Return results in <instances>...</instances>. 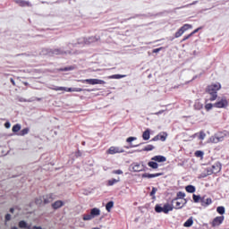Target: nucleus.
Listing matches in <instances>:
<instances>
[{
	"mask_svg": "<svg viewBox=\"0 0 229 229\" xmlns=\"http://www.w3.org/2000/svg\"><path fill=\"white\" fill-rule=\"evenodd\" d=\"M34 229H42V227L34 226Z\"/></svg>",
	"mask_w": 229,
	"mask_h": 229,
	"instance_id": "obj_56",
	"label": "nucleus"
},
{
	"mask_svg": "<svg viewBox=\"0 0 229 229\" xmlns=\"http://www.w3.org/2000/svg\"><path fill=\"white\" fill-rule=\"evenodd\" d=\"M192 225H194V220L192 219V217H190L184 224L183 226L185 228H191V226H192Z\"/></svg>",
	"mask_w": 229,
	"mask_h": 229,
	"instance_id": "obj_20",
	"label": "nucleus"
},
{
	"mask_svg": "<svg viewBox=\"0 0 229 229\" xmlns=\"http://www.w3.org/2000/svg\"><path fill=\"white\" fill-rule=\"evenodd\" d=\"M83 146H85V142H82Z\"/></svg>",
	"mask_w": 229,
	"mask_h": 229,
	"instance_id": "obj_61",
	"label": "nucleus"
},
{
	"mask_svg": "<svg viewBox=\"0 0 229 229\" xmlns=\"http://www.w3.org/2000/svg\"><path fill=\"white\" fill-rule=\"evenodd\" d=\"M67 53L71 54V51H64L62 49H55L53 51L54 55H64V54L67 55Z\"/></svg>",
	"mask_w": 229,
	"mask_h": 229,
	"instance_id": "obj_24",
	"label": "nucleus"
},
{
	"mask_svg": "<svg viewBox=\"0 0 229 229\" xmlns=\"http://www.w3.org/2000/svg\"><path fill=\"white\" fill-rule=\"evenodd\" d=\"M12 229H19V228H17V226H13V227H12Z\"/></svg>",
	"mask_w": 229,
	"mask_h": 229,
	"instance_id": "obj_58",
	"label": "nucleus"
},
{
	"mask_svg": "<svg viewBox=\"0 0 229 229\" xmlns=\"http://www.w3.org/2000/svg\"><path fill=\"white\" fill-rule=\"evenodd\" d=\"M4 126H5V128L10 129L11 126H12V123H10V122H6V123H4Z\"/></svg>",
	"mask_w": 229,
	"mask_h": 229,
	"instance_id": "obj_50",
	"label": "nucleus"
},
{
	"mask_svg": "<svg viewBox=\"0 0 229 229\" xmlns=\"http://www.w3.org/2000/svg\"><path fill=\"white\" fill-rule=\"evenodd\" d=\"M99 40V37H96V36H93V37H89L88 38H85L84 39V44H94V42H98Z\"/></svg>",
	"mask_w": 229,
	"mask_h": 229,
	"instance_id": "obj_13",
	"label": "nucleus"
},
{
	"mask_svg": "<svg viewBox=\"0 0 229 229\" xmlns=\"http://www.w3.org/2000/svg\"><path fill=\"white\" fill-rule=\"evenodd\" d=\"M109 80H121V78H126V75L114 74L108 77Z\"/></svg>",
	"mask_w": 229,
	"mask_h": 229,
	"instance_id": "obj_25",
	"label": "nucleus"
},
{
	"mask_svg": "<svg viewBox=\"0 0 229 229\" xmlns=\"http://www.w3.org/2000/svg\"><path fill=\"white\" fill-rule=\"evenodd\" d=\"M48 89L55 91L64 90V92H83V89L81 88H65V87L53 86V87H48Z\"/></svg>",
	"mask_w": 229,
	"mask_h": 229,
	"instance_id": "obj_2",
	"label": "nucleus"
},
{
	"mask_svg": "<svg viewBox=\"0 0 229 229\" xmlns=\"http://www.w3.org/2000/svg\"><path fill=\"white\" fill-rule=\"evenodd\" d=\"M163 47H159V48H155L152 52L153 53H160V51H162Z\"/></svg>",
	"mask_w": 229,
	"mask_h": 229,
	"instance_id": "obj_49",
	"label": "nucleus"
},
{
	"mask_svg": "<svg viewBox=\"0 0 229 229\" xmlns=\"http://www.w3.org/2000/svg\"><path fill=\"white\" fill-rule=\"evenodd\" d=\"M24 83V85H28V82H23Z\"/></svg>",
	"mask_w": 229,
	"mask_h": 229,
	"instance_id": "obj_59",
	"label": "nucleus"
},
{
	"mask_svg": "<svg viewBox=\"0 0 229 229\" xmlns=\"http://www.w3.org/2000/svg\"><path fill=\"white\" fill-rule=\"evenodd\" d=\"M19 101H20L21 103H25L26 99L23 98H19Z\"/></svg>",
	"mask_w": 229,
	"mask_h": 229,
	"instance_id": "obj_54",
	"label": "nucleus"
},
{
	"mask_svg": "<svg viewBox=\"0 0 229 229\" xmlns=\"http://www.w3.org/2000/svg\"><path fill=\"white\" fill-rule=\"evenodd\" d=\"M185 198V193L184 192H182V191H179L177 193V199H183Z\"/></svg>",
	"mask_w": 229,
	"mask_h": 229,
	"instance_id": "obj_38",
	"label": "nucleus"
},
{
	"mask_svg": "<svg viewBox=\"0 0 229 229\" xmlns=\"http://www.w3.org/2000/svg\"><path fill=\"white\" fill-rule=\"evenodd\" d=\"M173 210V206L171 204H165L164 207L160 205H156L155 211L157 212V214L164 213V214H169Z\"/></svg>",
	"mask_w": 229,
	"mask_h": 229,
	"instance_id": "obj_3",
	"label": "nucleus"
},
{
	"mask_svg": "<svg viewBox=\"0 0 229 229\" xmlns=\"http://www.w3.org/2000/svg\"><path fill=\"white\" fill-rule=\"evenodd\" d=\"M220 172H221V163H219V162L215 163L212 165L211 173L213 174H217V173H220Z\"/></svg>",
	"mask_w": 229,
	"mask_h": 229,
	"instance_id": "obj_11",
	"label": "nucleus"
},
{
	"mask_svg": "<svg viewBox=\"0 0 229 229\" xmlns=\"http://www.w3.org/2000/svg\"><path fill=\"white\" fill-rule=\"evenodd\" d=\"M53 208H55V210L57 208H61V207H64V201L62 200H57L55 203L52 204Z\"/></svg>",
	"mask_w": 229,
	"mask_h": 229,
	"instance_id": "obj_19",
	"label": "nucleus"
},
{
	"mask_svg": "<svg viewBox=\"0 0 229 229\" xmlns=\"http://www.w3.org/2000/svg\"><path fill=\"white\" fill-rule=\"evenodd\" d=\"M28 133H30V129L25 128V129H22V130L19 132V135H21V137H24V135H28Z\"/></svg>",
	"mask_w": 229,
	"mask_h": 229,
	"instance_id": "obj_31",
	"label": "nucleus"
},
{
	"mask_svg": "<svg viewBox=\"0 0 229 229\" xmlns=\"http://www.w3.org/2000/svg\"><path fill=\"white\" fill-rule=\"evenodd\" d=\"M157 188L153 187L150 192V196H154L155 194H157Z\"/></svg>",
	"mask_w": 229,
	"mask_h": 229,
	"instance_id": "obj_45",
	"label": "nucleus"
},
{
	"mask_svg": "<svg viewBox=\"0 0 229 229\" xmlns=\"http://www.w3.org/2000/svg\"><path fill=\"white\" fill-rule=\"evenodd\" d=\"M87 92H90V89H87Z\"/></svg>",
	"mask_w": 229,
	"mask_h": 229,
	"instance_id": "obj_60",
	"label": "nucleus"
},
{
	"mask_svg": "<svg viewBox=\"0 0 229 229\" xmlns=\"http://www.w3.org/2000/svg\"><path fill=\"white\" fill-rule=\"evenodd\" d=\"M148 167H151V169H158V163L155 161H150L148 163Z\"/></svg>",
	"mask_w": 229,
	"mask_h": 229,
	"instance_id": "obj_28",
	"label": "nucleus"
},
{
	"mask_svg": "<svg viewBox=\"0 0 229 229\" xmlns=\"http://www.w3.org/2000/svg\"><path fill=\"white\" fill-rule=\"evenodd\" d=\"M91 219L94 218L92 217V215L90 213L83 216V221H91Z\"/></svg>",
	"mask_w": 229,
	"mask_h": 229,
	"instance_id": "obj_37",
	"label": "nucleus"
},
{
	"mask_svg": "<svg viewBox=\"0 0 229 229\" xmlns=\"http://www.w3.org/2000/svg\"><path fill=\"white\" fill-rule=\"evenodd\" d=\"M193 107L195 108V110H201V108H203V103H201V101L199 100H196Z\"/></svg>",
	"mask_w": 229,
	"mask_h": 229,
	"instance_id": "obj_22",
	"label": "nucleus"
},
{
	"mask_svg": "<svg viewBox=\"0 0 229 229\" xmlns=\"http://www.w3.org/2000/svg\"><path fill=\"white\" fill-rule=\"evenodd\" d=\"M150 137H151L150 131L149 129H147L142 134V139L143 140H149Z\"/></svg>",
	"mask_w": 229,
	"mask_h": 229,
	"instance_id": "obj_18",
	"label": "nucleus"
},
{
	"mask_svg": "<svg viewBox=\"0 0 229 229\" xmlns=\"http://www.w3.org/2000/svg\"><path fill=\"white\" fill-rule=\"evenodd\" d=\"M159 140H162V142H165L167 139V132H161L158 134Z\"/></svg>",
	"mask_w": 229,
	"mask_h": 229,
	"instance_id": "obj_27",
	"label": "nucleus"
},
{
	"mask_svg": "<svg viewBox=\"0 0 229 229\" xmlns=\"http://www.w3.org/2000/svg\"><path fill=\"white\" fill-rule=\"evenodd\" d=\"M64 71H67V68H65Z\"/></svg>",
	"mask_w": 229,
	"mask_h": 229,
	"instance_id": "obj_62",
	"label": "nucleus"
},
{
	"mask_svg": "<svg viewBox=\"0 0 229 229\" xmlns=\"http://www.w3.org/2000/svg\"><path fill=\"white\" fill-rule=\"evenodd\" d=\"M221 140H223V138H218V137L210 138V141L214 142L215 144H217V142H221Z\"/></svg>",
	"mask_w": 229,
	"mask_h": 229,
	"instance_id": "obj_33",
	"label": "nucleus"
},
{
	"mask_svg": "<svg viewBox=\"0 0 229 229\" xmlns=\"http://www.w3.org/2000/svg\"><path fill=\"white\" fill-rule=\"evenodd\" d=\"M119 182H121V179L118 178V179H110L107 181V185L109 187H112V185H115V183H119Z\"/></svg>",
	"mask_w": 229,
	"mask_h": 229,
	"instance_id": "obj_23",
	"label": "nucleus"
},
{
	"mask_svg": "<svg viewBox=\"0 0 229 229\" xmlns=\"http://www.w3.org/2000/svg\"><path fill=\"white\" fill-rule=\"evenodd\" d=\"M155 149V147L153 145H147L142 151H153Z\"/></svg>",
	"mask_w": 229,
	"mask_h": 229,
	"instance_id": "obj_36",
	"label": "nucleus"
},
{
	"mask_svg": "<svg viewBox=\"0 0 229 229\" xmlns=\"http://www.w3.org/2000/svg\"><path fill=\"white\" fill-rule=\"evenodd\" d=\"M13 208H12L11 209H10V212H12V213H13Z\"/></svg>",
	"mask_w": 229,
	"mask_h": 229,
	"instance_id": "obj_57",
	"label": "nucleus"
},
{
	"mask_svg": "<svg viewBox=\"0 0 229 229\" xmlns=\"http://www.w3.org/2000/svg\"><path fill=\"white\" fill-rule=\"evenodd\" d=\"M79 81L81 83H88L89 85H105V83H106L105 81L99 79H86Z\"/></svg>",
	"mask_w": 229,
	"mask_h": 229,
	"instance_id": "obj_6",
	"label": "nucleus"
},
{
	"mask_svg": "<svg viewBox=\"0 0 229 229\" xmlns=\"http://www.w3.org/2000/svg\"><path fill=\"white\" fill-rule=\"evenodd\" d=\"M13 133H17V131H21V124L17 123L13 126Z\"/></svg>",
	"mask_w": 229,
	"mask_h": 229,
	"instance_id": "obj_34",
	"label": "nucleus"
},
{
	"mask_svg": "<svg viewBox=\"0 0 229 229\" xmlns=\"http://www.w3.org/2000/svg\"><path fill=\"white\" fill-rule=\"evenodd\" d=\"M213 201L211 198L207 197V195L202 196V199L200 200L201 207H204L207 208V207H209V205H212Z\"/></svg>",
	"mask_w": 229,
	"mask_h": 229,
	"instance_id": "obj_9",
	"label": "nucleus"
},
{
	"mask_svg": "<svg viewBox=\"0 0 229 229\" xmlns=\"http://www.w3.org/2000/svg\"><path fill=\"white\" fill-rule=\"evenodd\" d=\"M139 146H140V145L131 144L130 147H125V148H126V149H130V148H139Z\"/></svg>",
	"mask_w": 229,
	"mask_h": 229,
	"instance_id": "obj_51",
	"label": "nucleus"
},
{
	"mask_svg": "<svg viewBox=\"0 0 229 229\" xmlns=\"http://www.w3.org/2000/svg\"><path fill=\"white\" fill-rule=\"evenodd\" d=\"M133 140H137V138L136 137H129V138H127L126 142L131 143V142H133Z\"/></svg>",
	"mask_w": 229,
	"mask_h": 229,
	"instance_id": "obj_43",
	"label": "nucleus"
},
{
	"mask_svg": "<svg viewBox=\"0 0 229 229\" xmlns=\"http://www.w3.org/2000/svg\"><path fill=\"white\" fill-rule=\"evenodd\" d=\"M216 212L218 214H220L221 216H223V214H225V207H223V206L217 207L216 208Z\"/></svg>",
	"mask_w": 229,
	"mask_h": 229,
	"instance_id": "obj_32",
	"label": "nucleus"
},
{
	"mask_svg": "<svg viewBox=\"0 0 229 229\" xmlns=\"http://www.w3.org/2000/svg\"><path fill=\"white\" fill-rule=\"evenodd\" d=\"M174 208H183L184 205L187 204V199H174L172 200Z\"/></svg>",
	"mask_w": 229,
	"mask_h": 229,
	"instance_id": "obj_8",
	"label": "nucleus"
},
{
	"mask_svg": "<svg viewBox=\"0 0 229 229\" xmlns=\"http://www.w3.org/2000/svg\"><path fill=\"white\" fill-rule=\"evenodd\" d=\"M116 153H124V149L119 147H110L108 150H106L107 155H116Z\"/></svg>",
	"mask_w": 229,
	"mask_h": 229,
	"instance_id": "obj_10",
	"label": "nucleus"
},
{
	"mask_svg": "<svg viewBox=\"0 0 229 229\" xmlns=\"http://www.w3.org/2000/svg\"><path fill=\"white\" fill-rule=\"evenodd\" d=\"M14 2L16 3V4H19V6H31V4H30V2L28 1L14 0Z\"/></svg>",
	"mask_w": 229,
	"mask_h": 229,
	"instance_id": "obj_16",
	"label": "nucleus"
},
{
	"mask_svg": "<svg viewBox=\"0 0 229 229\" xmlns=\"http://www.w3.org/2000/svg\"><path fill=\"white\" fill-rule=\"evenodd\" d=\"M54 198H53V194H48L46 196H43L39 199H36V203L37 205H40V203H42L44 201L45 205H47V203H51V201H53Z\"/></svg>",
	"mask_w": 229,
	"mask_h": 229,
	"instance_id": "obj_7",
	"label": "nucleus"
},
{
	"mask_svg": "<svg viewBox=\"0 0 229 229\" xmlns=\"http://www.w3.org/2000/svg\"><path fill=\"white\" fill-rule=\"evenodd\" d=\"M152 140H154V141L160 140V138H159L158 134H157V136H155V137L152 139Z\"/></svg>",
	"mask_w": 229,
	"mask_h": 229,
	"instance_id": "obj_53",
	"label": "nucleus"
},
{
	"mask_svg": "<svg viewBox=\"0 0 229 229\" xmlns=\"http://www.w3.org/2000/svg\"><path fill=\"white\" fill-rule=\"evenodd\" d=\"M151 160L153 162H166L167 158L164 156H155L153 157H151Z\"/></svg>",
	"mask_w": 229,
	"mask_h": 229,
	"instance_id": "obj_14",
	"label": "nucleus"
},
{
	"mask_svg": "<svg viewBox=\"0 0 229 229\" xmlns=\"http://www.w3.org/2000/svg\"><path fill=\"white\" fill-rule=\"evenodd\" d=\"M11 83H13V85H15V81H13V79H11Z\"/></svg>",
	"mask_w": 229,
	"mask_h": 229,
	"instance_id": "obj_55",
	"label": "nucleus"
},
{
	"mask_svg": "<svg viewBox=\"0 0 229 229\" xmlns=\"http://www.w3.org/2000/svg\"><path fill=\"white\" fill-rule=\"evenodd\" d=\"M188 30H192V25L186 23L184 25H182L174 34V38H180V37H182V35H183V33H185V31H187Z\"/></svg>",
	"mask_w": 229,
	"mask_h": 229,
	"instance_id": "obj_5",
	"label": "nucleus"
},
{
	"mask_svg": "<svg viewBox=\"0 0 229 229\" xmlns=\"http://www.w3.org/2000/svg\"><path fill=\"white\" fill-rule=\"evenodd\" d=\"M191 37H192V35H191V34H189L188 36H185V37L182 38V42H185V40H189V38H191Z\"/></svg>",
	"mask_w": 229,
	"mask_h": 229,
	"instance_id": "obj_47",
	"label": "nucleus"
},
{
	"mask_svg": "<svg viewBox=\"0 0 229 229\" xmlns=\"http://www.w3.org/2000/svg\"><path fill=\"white\" fill-rule=\"evenodd\" d=\"M192 198H193L194 203H201V199H202L201 195L193 194Z\"/></svg>",
	"mask_w": 229,
	"mask_h": 229,
	"instance_id": "obj_29",
	"label": "nucleus"
},
{
	"mask_svg": "<svg viewBox=\"0 0 229 229\" xmlns=\"http://www.w3.org/2000/svg\"><path fill=\"white\" fill-rule=\"evenodd\" d=\"M157 176H162V174H143L142 178H157Z\"/></svg>",
	"mask_w": 229,
	"mask_h": 229,
	"instance_id": "obj_17",
	"label": "nucleus"
},
{
	"mask_svg": "<svg viewBox=\"0 0 229 229\" xmlns=\"http://www.w3.org/2000/svg\"><path fill=\"white\" fill-rule=\"evenodd\" d=\"M185 190H186V192H190L191 194H192L193 192H196V187L192 185L186 186Z\"/></svg>",
	"mask_w": 229,
	"mask_h": 229,
	"instance_id": "obj_26",
	"label": "nucleus"
},
{
	"mask_svg": "<svg viewBox=\"0 0 229 229\" xmlns=\"http://www.w3.org/2000/svg\"><path fill=\"white\" fill-rule=\"evenodd\" d=\"M142 169H143L142 165L139 164L132 165V171H134V173H140V171H142Z\"/></svg>",
	"mask_w": 229,
	"mask_h": 229,
	"instance_id": "obj_21",
	"label": "nucleus"
},
{
	"mask_svg": "<svg viewBox=\"0 0 229 229\" xmlns=\"http://www.w3.org/2000/svg\"><path fill=\"white\" fill-rule=\"evenodd\" d=\"M113 174H123V170H114L113 171Z\"/></svg>",
	"mask_w": 229,
	"mask_h": 229,
	"instance_id": "obj_44",
	"label": "nucleus"
},
{
	"mask_svg": "<svg viewBox=\"0 0 229 229\" xmlns=\"http://www.w3.org/2000/svg\"><path fill=\"white\" fill-rule=\"evenodd\" d=\"M199 30H201V27L196 29L195 30H193L191 33H190L192 37V35H196V33H198V31H199Z\"/></svg>",
	"mask_w": 229,
	"mask_h": 229,
	"instance_id": "obj_46",
	"label": "nucleus"
},
{
	"mask_svg": "<svg viewBox=\"0 0 229 229\" xmlns=\"http://www.w3.org/2000/svg\"><path fill=\"white\" fill-rule=\"evenodd\" d=\"M203 155H205V153L201 150H197L195 152V157H197V158H203Z\"/></svg>",
	"mask_w": 229,
	"mask_h": 229,
	"instance_id": "obj_35",
	"label": "nucleus"
},
{
	"mask_svg": "<svg viewBox=\"0 0 229 229\" xmlns=\"http://www.w3.org/2000/svg\"><path fill=\"white\" fill-rule=\"evenodd\" d=\"M224 221H225L224 216H216V218H214L212 225L214 226H219V225H222Z\"/></svg>",
	"mask_w": 229,
	"mask_h": 229,
	"instance_id": "obj_12",
	"label": "nucleus"
},
{
	"mask_svg": "<svg viewBox=\"0 0 229 229\" xmlns=\"http://www.w3.org/2000/svg\"><path fill=\"white\" fill-rule=\"evenodd\" d=\"M91 217L94 219V217H98V216L101 215V210L99 208H95L90 210Z\"/></svg>",
	"mask_w": 229,
	"mask_h": 229,
	"instance_id": "obj_15",
	"label": "nucleus"
},
{
	"mask_svg": "<svg viewBox=\"0 0 229 229\" xmlns=\"http://www.w3.org/2000/svg\"><path fill=\"white\" fill-rule=\"evenodd\" d=\"M205 137H207V134L204 131H200L199 136V140H205Z\"/></svg>",
	"mask_w": 229,
	"mask_h": 229,
	"instance_id": "obj_40",
	"label": "nucleus"
},
{
	"mask_svg": "<svg viewBox=\"0 0 229 229\" xmlns=\"http://www.w3.org/2000/svg\"><path fill=\"white\" fill-rule=\"evenodd\" d=\"M205 108H206V110H212V108H214V105L213 104H207L206 106H205Z\"/></svg>",
	"mask_w": 229,
	"mask_h": 229,
	"instance_id": "obj_41",
	"label": "nucleus"
},
{
	"mask_svg": "<svg viewBox=\"0 0 229 229\" xmlns=\"http://www.w3.org/2000/svg\"><path fill=\"white\" fill-rule=\"evenodd\" d=\"M162 114H164V110H160L157 113H154V114H152V115H162Z\"/></svg>",
	"mask_w": 229,
	"mask_h": 229,
	"instance_id": "obj_48",
	"label": "nucleus"
},
{
	"mask_svg": "<svg viewBox=\"0 0 229 229\" xmlns=\"http://www.w3.org/2000/svg\"><path fill=\"white\" fill-rule=\"evenodd\" d=\"M112 208H114V201L107 202V204L106 205V210H107V212H110Z\"/></svg>",
	"mask_w": 229,
	"mask_h": 229,
	"instance_id": "obj_30",
	"label": "nucleus"
},
{
	"mask_svg": "<svg viewBox=\"0 0 229 229\" xmlns=\"http://www.w3.org/2000/svg\"><path fill=\"white\" fill-rule=\"evenodd\" d=\"M10 219H12V215L11 214H7L5 216V221H10Z\"/></svg>",
	"mask_w": 229,
	"mask_h": 229,
	"instance_id": "obj_52",
	"label": "nucleus"
},
{
	"mask_svg": "<svg viewBox=\"0 0 229 229\" xmlns=\"http://www.w3.org/2000/svg\"><path fill=\"white\" fill-rule=\"evenodd\" d=\"M194 4H198V1H194L191 4H188L186 5H183L182 8H189V6H192Z\"/></svg>",
	"mask_w": 229,
	"mask_h": 229,
	"instance_id": "obj_42",
	"label": "nucleus"
},
{
	"mask_svg": "<svg viewBox=\"0 0 229 229\" xmlns=\"http://www.w3.org/2000/svg\"><path fill=\"white\" fill-rule=\"evenodd\" d=\"M217 90H221V84L219 82L208 87V92L210 95L209 101H216L217 99Z\"/></svg>",
	"mask_w": 229,
	"mask_h": 229,
	"instance_id": "obj_1",
	"label": "nucleus"
},
{
	"mask_svg": "<svg viewBox=\"0 0 229 229\" xmlns=\"http://www.w3.org/2000/svg\"><path fill=\"white\" fill-rule=\"evenodd\" d=\"M214 106L215 108H226V106H228V100L226 99V97H218Z\"/></svg>",
	"mask_w": 229,
	"mask_h": 229,
	"instance_id": "obj_4",
	"label": "nucleus"
},
{
	"mask_svg": "<svg viewBox=\"0 0 229 229\" xmlns=\"http://www.w3.org/2000/svg\"><path fill=\"white\" fill-rule=\"evenodd\" d=\"M19 227L20 228H28V224L25 221H20Z\"/></svg>",
	"mask_w": 229,
	"mask_h": 229,
	"instance_id": "obj_39",
	"label": "nucleus"
}]
</instances>
